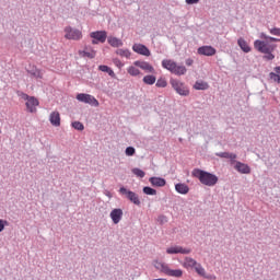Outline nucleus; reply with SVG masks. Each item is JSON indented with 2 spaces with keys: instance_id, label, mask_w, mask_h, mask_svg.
<instances>
[{
  "instance_id": "c85d7f7f",
  "label": "nucleus",
  "mask_w": 280,
  "mask_h": 280,
  "mask_svg": "<svg viewBox=\"0 0 280 280\" xmlns=\"http://www.w3.org/2000/svg\"><path fill=\"white\" fill-rule=\"evenodd\" d=\"M167 277H176L179 279V277H183V270L182 269H170Z\"/></svg>"
},
{
  "instance_id": "f704fd0d",
  "label": "nucleus",
  "mask_w": 280,
  "mask_h": 280,
  "mask_svg": "<svg viewBox=\"0 0 280 280\" xmlns=\"http://www.w3.org/2000/svg\"><path fill=\"white\" fill-rule=\"evenodd\" d=\"M136 152L137 150L135 149V147H127L125 150L126 156H135Z\"/></svg>"
},
{
  "instance_id": "ea45409f",
  "label": "nucleus",
  "mask_w": 280,
  "mask_h": 280,
  "mask_svg": "<svg viewBox=\"0 0 280 280\" xmlns=\"http://www.w3.org/2000/svg\"><path fill=\"white\" fill-rule=\"evenodd\" d=\"M228 159H230L231 164H233V163L236 164L238 162V161H235L237 159V154H235V153H229Z\"/></svg>"
},
{
  "instance_id": "20e7f679",
  "label": "nucleus",
  "mask_w": 280,
  "mask_h": 280,
  "mask_svg": "<svg viewBox=\"0 0 280 280\" xmlns=\"http://www.w3.org/2000/svg\"><path fill=\"white\" fill-rule=\"evenodd\" d=\"M170 84L178 95H182L183 97H187L189 95V88H187V85H185V83L182 81L171 79Z\"/></svg>"
},
{
  "instance_id": "9d476101",
  "label": "nucleus",
  "mask_w": 280,
  "mask_h": 280,
  "mask_svg": "<svg viewBox=\"0 0 280 280\" xmlns=\"http://www.w3.org/2000/svg\"><path fill=\"white\" fill-rule=\"evenodd\" d=\"M132 50L140 56H151L150 49L143 44H133Z\"/></svg>"
},
{
  "instance_id": "79ce46f5",
  "label": "nucleus",
  "mask_w": 280,
  "mask_h": 280,
  "mask_svg": "<svg viewBox=\"0 0 280 280\" xmlns=\"http://www.w3.org/2000/svg\"><path fill=\"white\" fill-rule=\"evenodd\" d=\"M230 152H219L215 153V156H219L220 159H229Z\"/></svg>"
},
{
  "instance_id": "4be33fe9",
  "label": "nucleus",
  "mask_w": 280,
  "mask_h": 280,
  "mask_svg": "<svg viewBox=\"0 0 280 280\" xmlns=\"http://www.w3.org/2000/svg\"><path fill=\"white\" fill-rule=\"evenodd\" d=\"M237 45L238 47H241L242 51H244L245 54H249L250 46H248V43H246L244 38H238Z\"/></svg>"
},
{
  "instance_id": "a878e982",
  "label": "nucleus",
  "mask_w": 280,
  "mask_h": 280,
  "mask_svg": "<svg viewBox=\"0 0 280 280\" xmlns=\"http://www.w3.org/2000/svg\"><path fill=\"white\" fill-rule=\"evenodd\" d=\"M98 70L103 71V73H108V75H110V78H115V71H113V69H110V67L108 66H98Z\"/></svg>"
},
{
  "instance_id": "2f4dec72",
  "label": "nucleus",
  "mask_w": 280,
  "mask_h": 280,
  "mask_svg": "<svg viewBox=\"0 0 280 280\" xmlns=\"http://www.w3.org/2000/svg\"><path fill=\"white\" fill-rule=\"evenodd\" d=\"M132 174L137 176L138 178H144L145 177V172H143L141 168H132Z\"/></svg>"
},
{
  "instance_id": "cd10ccee",
  "label": "nucleus",
  "mask_w": 280,
  "mask_h": 280,
  "mask_svg": "<svg viewBox=\"0 0 280 280\" xmlns=\"http://www.w3.org/2000/svg\"><path fill=\"white\" fill-rule=\"evenodd\" d=\"M260 38H262L266 43H268L270 45V43H279V38H276V37H271V36H268L266 35L265 33H261L260 34Z\"/></svg>"
},
{
  "instance_id": "39448f33",
  "label": "nucleus",
  "mask_w": 280,
  "mask_h": 280,
  "mask_svg": "<svg viewBox=\"0 0 280 280\" xmlns=\"http://www.w3.org/2000/svg\"><path fill=\"white\" fill-rule=\"evenodd\" d=\"M119 194H121V196H126V198L128 200H130V202L136 205L137 207H139L141 205V200L139 199V195H137L135 191L128 190V188L122 186L119 189Z\"/></svg>"
},
{
  "instance_id": "603ef678",
  "label": "nucleus",
  "mask_w": 280,
  "mask_h": 280,
  "mask_svg": "<svg viewBox=\"0 0 280 280\" xmlns=\"http://www.w3.org/2000/svg\"><path fill=\"white\" fill-rule=\"evenodd\" d=\"M0 135H1V130H0Z\"/></svg>"
},
{
  "instance_id": "58836bf2",
  "label": "nucleus",
  "mask_w": 280,
  "mask_h": 280,
  "mask_svg": "<svg viewBox=\"0 0 280 280\" xmlns=\"http://www.w3.org/2000/svg\"><path fill=\"white\" fill-rule=\"evenodd\" d=\"M262 58L264 60H275V55L272 54V51L265 52Z\"/></svg>"
},
{
  "instance_id": "393cba45",
  "label": "nucleus",
  "mask_w": 280,
  "mask_h": 280,
  "mask_svg": "<svg viewBox=\"0 0 280 280\" xmlns=\"http://www.w3.org/2000/svg\"><path fill=\"white\" fill-rule=\"evenodd\" d=\"M116 55L120 56V58H130V56H132V52H130L128 48L126 49L119 48L116 50Z\"/></svg>"
},
{
  "instance_id": "c756f323",
  "label": "nucleus",
  "mask_w": 280,
  "mask_h": 280,
  "mask_svg": "<svg viewBox=\"0 0 280 280\" xmlns=\"http://www.w3.org/2000/svg\"><path fill=\"white\" fill-rule=\"evenodd\" d=\"M143 194H145L147 196H156V189L149 187V186H144L142 189Z\"/></svg>"
},
{
  "instance_id": "8fccbe9b",
  "label": "nucleus",
  "mask_w": 280,
  "mask_h": 280,
  "mask_svg": "<svg viewBox=\"0 0 280 280\" xmlns=\"http://www.w3.org/2000/svg\"><path fill=\"white\" fill-rule=\"evenodd\" d=\"M98 43H100V42H98L97 39L93 38L92 45H97Z\"/></svg>"
},
{
  "instance_id": "37998d69",
  "label": "nucleus",
  "mask_w": 280,
  "mask_h": 280,
  "mask_svg": "<svg viewBox=\"0 0 280 280\" xmlns=\"http://www.w3.org/2000/svg\"><path fill=\"white\" fill-rule=\"evenodd\" d=\"M8 226V221L0 219V233Z\"/></svg>"
},
{
  "instance_id": "b1692460",
  "label": "nucleus",
  "mask_w": 280,
  "mask_h": 280,
  "mask_svg": "<svg viewBox=\"0 0 280 280\" xmlns=\"http://www.w3.org/2000/svg\"><path fill=\"white\" fill-rule=\"evenodd\" d=\"M197 264L198 261H196V259L191 257H185L183 266L184 268H195Z\"/></svg>"
},
{
  "instance_id": "f03ea898",
  "label": "nucleus",
  "mask_w": 280,
  "mask_h": 280,
  "mask_svg": "<svg viewBox=\"0 0 280 280\" xmlns=\"http://www.w3.org/2000/svg\"><path fill=\"white\" fill-rule=\"evenodd\" d=\"M162 67L174 73V75H185L187 73V68L185 66H178L176 61L172 59H164L162 61Z\"/></svg>"
},
{
  "instance_id": "5701e85b",
  "label": "nucleus",
  "mask_w": 280,
  "mask_h": 280,
  "mask_svg": "<svg viewBox=\"0 0 280 280\" xmlns=\"http://www.w3.org/2000/svg\"><path fill=\"white\" fill-rule=\"evenodd\" d=\"M194 89L196 91H207V89H209V83H207L205 81H197L194 84Z\"/></svg>"
},
{
  "instance_id": "1a4fd4ad",
  "label": "nucleus",
  "mask_w": 280,
  "mask_h": 280,
  "mask_svg": "<svg viewBox=\"0 0 280 280\" xmlns=\"http://www.w3.org/2000/svg\"><path fill=\"white\" fill-rule=\"evenodd\" d=\"M109 218L114 224H119L124 218V210L121 208H115L110 211Z\"/></svg>"
},
{
  "instance_id": "473e14b6",
  "label": "nucleus",
  "mask_w": 280,
  "mask_h": 280,
  "mask_svg": "<svg viewBox=\"0 0 280 280\" xmlns=\"http://www.w3.org/2000/svg\"><path fill=\"white\" fill-rule=\"evenodd\" d=\"M195 271L197 272V275H200V277H205L206 275V271L202 268V265H200L199 262L196 264Z\"/></svg>"
},
{
  "instance_id": "e433bc0d",
  "label": "nucleus",
  "mask_w": 280,
  "mask_h": 280,
  "mask_svg": "<svg viewBox=\"0 0 280 280\" xmlns=\"http://www.w3.org/2000/svg\"><path fill=\"white\" fill-rule=\"evenodd\" d=\"M269 78H270V80H273V82H277L278 84H280V74H277L275 72H270Z\"/></svg>"
},
{
  "instance_id": "a18cd8bd",
  "label": "nucleus",
  "mask_w": 280,
  "mask_h": 280,
  "mask_svg": "<svg viewBox=\"0 0 280 280\" xmlns=\"http://www.w3.org/2000/svg\"><path fill=\"white\" fill-rule=\"evenodd\" d=\"M270 34H272V36H280V28H271Z\"/></svg>"
},
{
  "instance_id": "c9c22d12",
  "label": "nucleus",
  "mask_w": 280,
  "mask_h": 280,
  "mask_svg": "<svg viewBox=\"0 0 280 280\" xmlns=\"http://www.w3.org/2000/svg\"><path fill=\"white\" fill-rule=\"evenodd\" d=\"M72 128H74V130H84V125L80 121H73L72 122Z\"/></svg>"
},
{
  "instance_id": "de8ad7c7",
  "label": "nucleus",
  "mask_w": 280,
  "mask_h": 280,
  "mask_svg": "<svg viewBox=\"0 0 280 280\" xmlns=\"http://www.w3.org/2000/svg\"><path fill=\"white\" fill-rule=\"evenodd\" d=\"M187 67H191L194 65V59H186Z\"/></svg>"
},
{
  "instance_id": "6ab92c4d",
  "label": "nucleus",
  "mask_w": 280,
  "mask_h": 280,
  "mask_svg": "<svg viewBox=\"0 0 280 280\" xmlns=\"http://www.w3.org/2000/svg\"><path fill=\"white\" fill-rule=\"evenodd\" d=\"M175 190L177 194H182L183 196L189 194V186L187 184L178 183L175 185Z\"/></svg>"
},
{
  "instance_id": "9b49d317",
  "label": "nucleus",
  "mask_w": 280,
  "mask_h": 280,
  "mask_svg": "<svg viewBox=\"0 0 280 280\" xmlns=\"http://www.w3.org/2000/svg\"><path fill=\"white\" fill-rule=\"evenodd\" d=\"M133 65L142 69V71H147V73H154V67L150 62L137 60Z\"/></svg>"
},
{
  "instance_id": "412c9836",
  "label": "nucleus",
  "mask_w": 280,
  "mask_h": 280,
  "mask_svg": "<svg viewBox=\"0 0 280 280\" xmlns=\"http://www.w3.org/2000/svg\"><path fill=\"white\" fill-rule=\"evenodd\" d=\"M80 56H83V58H95V50H93L91 47L86 46L84 50L79 51Z\"/></svg>"
},
{
  "instance_id": "09e8293b",
  "label": "nucleus",
  "mask_w": 280,
  "mask_h": 280,
  "mask_svg": "<svg viewBox=\"0 0 280 280\" xmlns=\"http://www.w3.org/2000/svg\"><path fill=\"white\" fill-rule=\"evenodd\" d=\"M275 71L278 75H280V66L275 68Z\"/></svg>"
},
{
  "instance_id": "4c0bfd02",
  "label": "nucleus",
  "mask_w": 280,
  "mask_h": 280,
  "mask_svg": "<svg viewBox=\"0 0 280 280\" xmlns=\"http://www.w3.org/2000/svg\"><path fill=\"white\" fill-rule=\"evenodd\" d=\"M18 97H21L22 100H24L25 102L28 101V98L31 97L30 95H27L25 92L22 91H18L16 92Z\"/></svg>"
},
{
  "instance_id": "4468645a",
  "label": "nucleus",
  "mask_w": 280,
  "mask_h": 280,
  "mask_svg": "<svg viewBox=\"0 0 280 280\" xmlns=\"http://www.w3.org/2000/svg\"><path fill=\"white\" fill-rule=\"evenodd\" d=\"M215 48L212 46H201L198 48V54L200 56H215Z\"/></svg>"
},
{
  "instance_id": "dca6fc26",
  "label": "nucleus",
  "mask_w": 280,
  "mask_h": 280,
  "mask_svg": "<svg viewBox=\"0 0 280 280\" xmlns=\"http://www.w3.org/2000/svg\"><path fill=\"white\" fill-rule=\"evenodd\" d=\"M149 183H151L152 187H165L167 182L163 177H150Z\"/></svg>"
},
{
  "instance_id": "423d86ee",
  "label": "nucleus",
  "mask_w": 280,
  "mask_h": 280,
  "mask_svg": "<svg viewBox=\"0 0 280 280\" xmlns=\"http://www.w3.org/2000/svg\"><path fill=\"white\" fill-rule=\"evenodd\" d=\"M65 33V38H67V40H80L82 38V31L71 26H67Z\"/></svg>"
},
{
  "instance_id": "f257e3e1",
  "label": "nucleus",
  "mask_w": 280,
  "mask_h": 280,
  "mask_svg": "<svg viewBox=\"0 0 280 280\" xmlns=\"http://www.w3.org/2000/svg\"><path fill=\"white\" fill-rule=\"evenodd\" d=\"M192 176L198 178L201 185H206V187H215L218 185V177L215 174L209 173L207 171L195 168L192 171Z\"/></svg>"
},
{
  "instance_id": "7c9ffc66",
  "label": "nucleus",
  "mask_w": 280,
  "mask_h": 280,
  "mask_svg": "<svg viewBox=\"0 0 280 280\" xmlns=\"http://www.w3.org/2000/svg\"><path fill=\"white\" fill-rule=\"evenodd\" d=\"M127 73H129V75L137 77V75H139V73H141V71H139V69H137V67L130 66V67L127 69Z\"/></svg>"
},
{
  "instance_id": "3c124183",
  "label": "nucleus",
  "mask_w": 280,
  "mask_h": 280,
  "mask_svg": "<svg viewBox=\"0 0 280 280\" xmlns=\"http://www.w3.org/2000/svg\"><path fill=\"white\" fill-rule=\"evenodd\" d=\"M160 220H161V222H164L165 217H161Z\"/></svg>"
},
{
  "instance_id": "c03bdc74",
  "label": "nucleus",
  "mask_w": 280,
  "mask_h": 280,
  "mask_svg": "<svg viewBox=\"0 0 280 280\" xmlns=\"http://www.w3.org/2000/svg\"><path fill=\"white\" fill-rule=\"evenodd\" d=\"M30 73H31V75H33L34 78H43L42 75H40V71H38V70H31L30 71Z\"/></svg>"
},
{
  "instance_id": "f3484780",
  "label": "nucleus",
  "mask_w": 280,
  "mask_h": 280,
  "mask_svg": "<svg viewBox=\"0 0 280 280\" xmlns=\"http://www.w3.org/2000/svg\"><path fill=\"white\" fill-rule=\"evenodd\" d=\"M154 268L158 269L160 272H163V275H168L170 273V265H167L166 262H162L156 260L154 262Z\"/></svg>"
},
{
  "instance_id": "a19ab883",
  "label": "nucleus",
  "mask_w": 280,
  "mask_h": 280,
  "mask_svg": "<svg viewBox=\"0 0 280 280\" xmlns=\"http://www.w3.org/2000/svg\"><path fill=\"white\" fill-rule=\"evenodd\" d=\"M113 62L118 69H121V67H124V62H121V60H119L118 58H114Z\"/></svg>"
},
{
  "instance_id": "a211bd4d",
  "label": "nucleus",
  "mask_w": 280,
  "mask_h": 280,
  "mask_svg": "<svg viewBox=\"0 0 280 280\" xmlns=\"http://www.w3.org/2000/svg\"><path fill=\"white\" fill-rule=\"evenodd\" d=\"M49 121H50L51 126H55V128H58V126H60V113L52 112L49 115Z\"/></svg>"
},
{
  "instance_id": "72a5a7b5",
  "label": "nucleus",
  "mask_w": 280,
  "mask_h": 280,
  "mask_svg": "<svg viewBox=\"0 0 280 280\" xmlns=\"http://www.w3.org/2000/svg\"><path fill=\"white\" fill-rule=\"evenodd\" d=\"M155 86H158V89H165V86H167V81L163 78H160L156 81Z\"/></svg>"
},
{
  "instance_id": "0eeeda50",
  "label": "nucleus",
  "mask_w": 280,
  "mask_h": 280,
  "mask_svg": "<svg viewBox=\"0 0 280 280\" xmlns=\"http://www.w3.org/2000/svg\"><path fill=\"white\" fill-rule=\"evenodd\" d=\"M78 102L82 104H89L90 106H100V102L95 100V96L91 94L80 93L77 95Z\"/></svg>"
},
{
  "instance_id": "49530a36",
  "label": "nucleus",
  "mask_w": 280,
  "mask_h": 280,
  "mask_svg": "<svg viewBox=\"0 0 280 280\" xmlns=\"http://www.w3.org/2000/svg\"><path fill=\"white\" fill-rule=\"evenodd\" d=\"M200 0H186L188 5H194V3H198Z\"/></svg>"
},
{
  "instance_id": "bb28decb",
  "label": "nucleus",
  "mask_w": 280,
  "mask_h": 280,
  "mask_svg": "<svg viewBox=\"0 0 280 280\" xmlns=\"http://www.w3.org/2000/svg\"><path fill=\"white\" fill-rule=\"evenodd\" d=\"M142 82L144 84H149L150 86H152V84H154L156 82V77H154L152 74H148V75L143 77Z\"/></svg>"
},
{
  "instance_id": "2eb2a0df",
  "label": "nucleus",
  "mask_w": 280,
  "mask_h": 280,
  "mask_svg": "<svg viewBox=\"0 0 280 280\" xmlns=\"http://www.w3.org/2000/svg\"><path fill=\"white\" fill-rule=\"evenodd\" d=\"M234 170H236V172H238L240 174H250V166L242 162H236V164L234 165Z\"/></svg>"
},
{
  "instance_id": "ddd939ff",
  "label": "nucleus",
  "mask_w": 280,
  "mask_h": 280,
  "mask_svg": "<svg viewBox=\"0 0 280 280\" xmlns=\"http://www.w3.org/2000/svg\"><path fill=\"white\" fill-rule=\"evenodd\" d=\"M39 102L36 97L34 96H31L26 103H25V106L28 110V113H36V106H38Z\"/></svg>"
},
{
  "instance_id": "aec40b11",
  "label": "nucleus",
  "mask_w": 280,
  "mask_h": 280,
  "mask_svg": "<svg viewBox=\"0 0 280 280\" xmlns=\"http://www.w3.org/2000/svg\"><path fill=\"white\" fill-rule=\"evenodd\" d=\"M107 43L110 47H124V42L117 37H107Z\"/></svg>"
},
{
  "instance_id": "6e6552de",
  "label": "nucleus",
  "mask_w": 280,
  "mask_h": 280,
  "mask_svg": "<svg viewBox=\"0 0 280 280\" xmlns=\"http://www.w3.org/2000/svg\"><path fill=\"white\" fill-rule=\"evenodd\" d=\"M167 255H189L191 248H184L183 246H172L166 249Z\"/></svg>"
},
{
  "instance_id": "f8f14e48",
  "label": "nucleus",
  "mask_w": 280,
  "mask_h": 280,
  "mask_svg": "<svg viewBox=\"0 0 280 280\" xmlns=\"http://www.w3.org/2000/svg\"><path fill=\"white\" fill-rule=\"evenodd\" d=\"M91 38H94L98 43H106V38L108 37L106 31H96L90 34Z\"/></svg>"
},
{
  "instance_id": "7ed1b4c3",
  "label": "nucleus",
  "mask_w": 280,
  "mask_h": 280,
  "mask_svg": "<svg viewBox=\"0 0 280 280\" xmlns=\"http://www.w3.org/2000/svg\"><path fill=\"white\" fill-rule=\"evenodd\" d=\"M254 47L255 49H257V51H259L260 54H270V51H275V49L277 48V45L275 44H269L266 40H259L256 39L254 42Z\"/></svg>"
}]
</instances>
